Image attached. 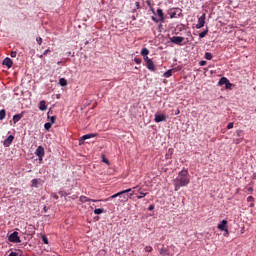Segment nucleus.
I'll return each instance as SVG.
<instances>
[{"label":"nucleus","instance_id":"a18cd8bd","mask_svg":"<svg viewBox=\"0 0 256 256\" xmlns=\"http://www.w3.org/2000/svg\"><path fill=\"white\" fill-rule=\"evenodd\" d=\"M131 197H133L135 195V192H130V194H128Z\"/></svg>","mask_w":256,"mask_h":256},{"label":"nucleus","instance_id":"6e6552de","mask_svg":"<svg viewBox=\"0 0 256 256\" xmlns=\"http://www.w3.org/2000/svg\"><path fill=\"white\" fill-rule=\"evenodd\" d=\"M154 121H155V123H162L163 121H167V115L155 114Z\"/></svg>","mask_w":256,"mask_h":256},{"label":"nucleus","instance_id":"423d86ee","mask_svg":"<svg viewBox=\"0 0 256 256\" xmlns=\"http://www.w3.org/2000/svg\"><path fill=\"white\" fill-rule=\"evenodd\" d=\"M99 134L97 133H91V134H85L83 135L79 140V145H83L87 139H93V137H97Z\"/></svg>","mask_w":256,"mask_h":256},{"label":"nucleus","instance_id":"6ab92c4d","mask_svg":"<svg viewBox=\"0 0 256 256\" xmlns=\"http://www.w3.org/2000/svg\"><path fill=\"white\" fill-rule=\"evenodd\" d=\"M59 85H61V87H67V79L60 78L59 79Z\"/></svg>","mask_w":256,"mask_h":256},{"label":"nucleus","instance_id":"9d476101","mask_svg":"<svg viewBox=\"0 0 256 256\" xmlns=\"http://www.w3.org/2000/svg\"><path fill=\"white\" fill-rule=\"evenodd\" d=\"M218 85H226V89H229V87H231V82H229V79H227L226 77H222L219 82Z\"/></svg>","mask_w":256,"mask_h":256},{"label":"nucleus","instance_id":"4468645a","mask_svg":"<svg viewBox=\"0 0 256 256\" xmlns=\"http://www.w3.org/2000/svg\"><path fill=\"white\" fill-rule=\"evenodd\" d=\"M159 253L162 256H170L171 255V251H169V248H165V247L160 248Z\"/></svg>","mask_w":256,"mask_h":256},{"label":"nucleus","instance_id":"72a5a7b5","mask_svg":"<svg viewBox=\"0 0 256 256\" xmlns=\"http://www.w3.org/2000/svg\"><path fill=\"white\" fill-rule=\"evenodd\" d=\"M253 201H255V198H253V196H248L247 197V202L248 203H253Z\"/></svg>","mask_w":256,"mask_h":256},{"label":"nucleus","instance_id":"864d4df0","mask_svg":"<svg viewBox=\"0 0 256 256\" xmlns=\"http://www.w3.org/2000/svg\"><path fill=\"white\" fill-rule=\"evenodd\" d=\"M169 153H173V151L169 150Z\"/></svg>","mask_w":256,"mask_h":256},{"label":"nucleus","instance_id":"7ed1b4c3","mask_svg":"<svg viewBox=\"0 0 256 256\" xmlns=\"http://www.w3.org/2000/svg\"><path fill=\"white\" fill-rule=\"evenodd\" d=\"M170 43H174V45H187L185 38L181 36L170 37Z\"/></svg>","mask_w":256,"mask_h":256},{"label":"nucleus","instance_id":"aec40b11","mask_svg":"<svg viewBox=\"0 0 256 256\" xmlns=\"http://www.w3.org/2000/svg\"><path fill=\"white\" fill-rule=\"evenodd\" d=\"M101 213H105V209H103V208H96L94 210V214L95 215H101Z\"/></svg>","mask_w":256,"mask_h":256},{"label":"nucleus","instance_id":"9b49d317","mask_svg":"<svg viewBox=\"0 0 256 256\" xmlns=\"http://www.w3.org/2000/svg\"><path fill=\"white\" fill-rule=\"evenodd\" d=\"M15 139L14 135H10L8 136L5 140H4V147H9L11 145V143H13V140Z\"/></svg>","mask_w":256,"mask_h":256},{"label":"nucleus","instance_id":"412c9836","mask_svg":"<svg viewBox=\"0 0 256 256\" xmlns=\"http://www.w3.org/2000/svg\"><path fill=\"white\" fill-rule=\"evenodd\" d=\"M6 115H7V112L5 111V109L0 110V121H3Z\"/></svg>","mask_w":256,"mask_h":256},{"label":"nucleus","instance_id":"a19ab883","mask_svg":"<svg viewBox=\"0 0 256 256\" xmlns=\"http://www.w3.org/2000/svg\"><path fill=\"white\" fill-rule=\"evenodd\" d=\"M10 57H17V52L16 51H12L10 53Z\"/></svg>","mask_w":256,"mask_h":256},{"label":"nucleus","instance_id":"a878e982","mask_svg":"<svg viewBox=\"0 0 256 256\" xmlns=\"http://www.w3.org/2000/svg\"><path fill=\"white\" fill-rule=\"evenodd\" d=\"M32 187H39V180L38 179H32L31 181Z\"/></svg>","mask_w":256,"mask_h":256},{"label":"nucleus","instance_id":"a211bd4d","mask_svg":"<svg viewBox=\"0 0 256 256\" xmlns=\"http://www.w3.org/2000/svg\"><path fill=\"white\" fill-rule=\"evenodd\" d=\"M21 119H23V113L16 114L13 116L14 123H19V121H21Z\"/></svg>","mask_w":256,"mask_h":256},{"label":"nucleus","instance_id":"58836bf2","mask_svg":"<svg viewBox=\"0 0 256 256\" xmlns=\"http://www.w3.org/2000/svg\"><path fill=\"white\" fill-rule=\"evenodd\" d=\"M234 125L235 124L233 122L228 123L227 129H233Z\"/></svg>","mask_w":256,"mask_h":256},{"label":"nucleus","instance_id":"1a4fd4ad","mask_svg":"<svg viewBox=\"0 0 256 256\" xmlns=\"http://www.w3.org/2000/svg\"><path fill=\"white\" fill-rule=\"evenodd\" d=\"M219 231H225V233H229V229H227V220H222L220 224H218Z\"/></svg>","mask_w":256,"mask_h":256},{"label":"nucleus","instance_id":"7c9ffc66","mask_svg":"<svg viewBox=\"0 0 256 256\" xmlns=\"http://www.w3.org/2000/svg\"><path fill=\"white\" fill-rule=\"evenodd\" d=\"M48 53H51L50 49H46L43 54L40 55V59H43V57H45V55H47Z\"/></svg>","mask_w":256,"mask_h":256},{"label":"nucleus","instance_id":"39448f33","mask_svg":"<svg viewBox=\"0 0 256 256\" xmlns=\"http://www.w3.org/2000/svg\"><path fill=\"white\" fill-rule=\"evenodd\" d=\"M35 156L38 157L40 163L43 161V157H45V148L43 146H38L35 151Z\"/></svg>","mask_w":256,"mask_h":256},{"label":"nucleus","instance_id":"393cba45","mask_svg":"<svg viewBox=\"0 0 256 256\" xmlns=\"http://www.w3.org/2000/svg\"><path fill=\"white\" fill-rule=\"evenodd\" d=\"M207 33H209V29H206L205 31H202V32L199 34L200 39H203L204 37H206V36H207Z\"/></svg>","mask_w":256,"mask_h":256},{"label":"nucleus","instance_id":"cd10ccee","mask_svg":"<svg viewBox=\"0 0 256 256\" xmlns=\"http://www.w3.org/2000/svg\"><path fill=\"white\" fill-rule=\"evenodd\" d=\"M175 17H177V11L171 10L170 11V19H175Z\"/></svg>","mask_w":256,"mask_h":256},{"label":"nucleus","instance_id":"de8ad7c7","mask_svg":"<svg viewBox=\"0 0 256 256\" xmlns=\"http://www.w3.org/2000/svg\"><path fill=\"white\" fill-rule=\"evenodd\" d=\"M237 133H238V137H241V131H238Z\"/></svg>","mask_w":256,"mask_h":256},{"label":"nucleus","instance_id":"c03bdc74","mask_svg":"<svg viewBox=\"0 0 256 256\" xmlns=\"http://www.w3.org/2000/svg\"><path fill=\"white\" fill-rule=\"evenodd\" d=\"M148 209H149V211H153V209H155V206L154 205H150Z\"/></svg>","mask_w":256,"mask_h":256},{"label":"nucleus","instance_id":"b1692460","mask_svg":"<svg viewBox=\"0 0 256 256\" xmlns=\"http://www.w3.org/2000/svg\"><path fill=\"white\" fill-rule=\"evenodd\" d=\"M204 57L207 61H211V59H213V54H211V52H206Z\"/></svg>","mask_w":256,"mask_h":256},{"label":"nucleus","instance_id":"f8f14e48","mask_svg":"<svg viewBox=\"0 0 256 256\" xmlns=\"http://www.w3.org/2000/svg\"><path fill=\"white\" fill-rule=\"evenodd\" d=\"M3 65H5L6 67H8V69H11L13 67V60H11V58L6 57L3 60Z\"/></svg>","mask_w":256,"mask_h":256},{"label":"nucleus","instance_id":"4be33fe9","mask_svg":"<svg viewBox=\"0 0 256 256\" xmlns=\"http://www.w3.org/2000/svg\"><path fill=\"white\" fill-rule=\"evenodd\" d=\"M140 54L142 55V57H145V56L149 55V49L143 48L141 50Z\"/></svg>","mask_w":256,"mask_h":256},{"label":"nucleus","instance_id":"37998d69","mask_svg":"<svg viewBox=\"0 0 256 256\" xmlns=\"http://www.w3.org/2000/svg\"><path fill=\"white\" fill-rule=\"evenodd\" d=\"M179 113H181V110L176 109L175 112H174V115H179Z\"/></svg>","mask_w":256,"mask_h":256},{"label":"nucleus","instance_id":"f704fd0d","mask_svg":"<svg viewBox=\"0 0 256 256\" xmlns=\"http://www.w3.org/2000/svg\"><path fill=\"white\" fill-rule=\"evenodd\" d=\"M36 41H37L38 45H42V43H43V38L37 37V38H36Z\"/></svg>","mask_w":256,"mask_h":256},{"label":"nucleus","instance_id":"f3484780","mask_svg":"<svg viewBox=\"0 0 256 256\" xmlns=\"http://www.w3.org/2000/svg\"><path fill=\"white\" fill-rule=\"evenodd\" d=\"M39 109L40 111H47V102L45 100L40 101Z\"/></svg>","mask_w":256,"mask_h":256},{"label":"nucleus","instance_id":"2eb2a0df","mask_svg":"<svg viewBox=\"0 0 256 256\" xmlns=\"http://www.w3.org/2000/svg\"><path fill=\"white\" fill-rule=\"evenodd\" d=\"M146 66L149 71H153V72L156 71L155 63H153V60H148V63H146Z\"/></svg>","mask_w":256,"mask_h":256},{"label":"nucleus","instance_id":"f03ea898","mask_svg":"<svg viewBox=\"0 0 256 256\" xmlns=\"http://www.w3.org/2000/svg\"><path fill=\"white\" fill-rule=\"evenodd\" d=\"M132 189L129 188L127 190H123L121 192H118L110 197H108L107 199H105V201H111V199H117V197H119V201L120 203H125V201H129V199H131V196H129L128 193H131Z\"/></svg>","mask_w":256,"mask_h":256},{"label":"nucleus","instance_id":"0eeeda50","mask_svg":"<svg viewBox=\"0 0 256 256\" xmlns=\"http://www.w3.org/2000/svg\"><path fill=\"white\" fill-rule=\"evenodd\" d=\"M205 17H206V14L203 13L201 15V17L198 18V23L196 24V29H201V28L205 27Z\"/></svg>","mask_w":256,"mask_h":256},{"label":"nucleus","instance_id":"ddd939ff","mask_svg":"<svg viewBox=\"0 0 256 256\" xmlns=\"http://www.w3.org/2000/svg\"><path fill=\"white\" fill-rule=\"evenodd\" d=\"M79 199H80L81 203H87L89 201H91L92 203H97V201H101V200L90 199L87 196H80Z\"/></svg>","mask_w":256,"mask_h":256},{"label":"nucleus","instance_id":"c85d7f7f","mask_svg":"<svg viewBox=\"0 0 256 256\" xmlns=\"http://www.w3.org/2000/svg\"><path fill=\"white\" fill-rule=\"evenodd\" d=\"M171 75H173V70H168V71H166V72L164 73V77H166V78L171 77Z\"/></svg>","mask_w":256,"mask_h":256},{"label":"nucleus","instance_id":"ea45409f","mask_svg":"<svg viewBox=\"0 0 256 256\" xmlns=\"http://www.w3.org/2000/svg\"><path fill=\"white\" fill-rule=\"evenodd\" d=\"M143 59L146 63H149V61H151V59L149 58V56H143Z\"/></svg>","mask_w":256,"mask_h":256},{"label":"nucleus","instance_id":"4c0bfd02","mask_svg":"<svg viewBox=\"0 0 256 256\" xmlns=\"http://www.w3.org/2000/svg\"><path fill=\"white\" fill-rule=\"evenodd\" d=\"M199 65H200L201 67H205V65H207V61L202 60V61L199 62Z\"/></svg>","mask_w":256,"mask_h":256},{"label":"nucleus","instance_id":"5fc2aeb1","mask_svg":"<svg viewBox=\"0 0 256 256\" xmlns=\"http://www.w3.org/2000/svg\"><path fill=\"white\" fill-rule=\"evenodd\" d=\"M226 234L225 235H229V233L225 232Z\"/></svg>","mask_w":256,"mask_h":256},{"label":"nucleus","instance_id":"09e8293b","mask_svg":"<svg viewBox=\"0 0 256 256\" xmlns=\"http://www.w3.org/2000/svg\"><path fill=\"white\" fill-rule=\"evenodd\" d=\"M250 207H255V203H251V204H250Z\"/></svg>","mask_w":256,"mask_h":256},{"label":"nucleus","instance_id":"3c124183","mask_svg":"<svg viewBox=\"0 0 256 256\" xmlns=\"http://www.w3.org/2000/svg\"><path fill=\"white\" fill-rule=\"evenodd\" d=\"M44 211H45V213H47V206L44 207Z\"/></svg>","mask_w":256,"mask_h":256},{"label":"nucleus","instance_id":"20e7f679","mask_svg":"<svg viewBox=\"0 0 256 256\" xmlns=\"http://www.w3.org/2000/svg\"><path fill=\"white\" fill-rule=\"evenodd\" d=\"M10 243H21V238L19 237V232L15 231L8 237Z\"/></svg>","mask_w":256,"mask_h":256},{"label":"nucleus","instance_id":"5701e85b","mask_svg":"<svg viewBox=\"0 0 256 256\" xmlns=\"http://www.w3.org/2000/svg\"><path fill=\"white\" fill-rule=\"evenodd\" d=\"M139 196H137V199H143V197H147V193L141 192V189L138 190Z\"/></svg>","mask_w":256,"mask_h":256},{"label":"nucleus","instance_id":"49530a36","mask_svg":"<svg viewBox=\"0 0 256 256\" xmlns=\"http://www.w3.org/2000/svg\"><path fill=\"white\" fill-rule=\"evenodd\" d=\"M54 199H59V196H57L56 194L53 195Z\"/></svg>","mask_w":256,"mask_h":256},{"label":"nucleus","instance_id":"79ce46f5","mask_svg":"<svg viewBox=\"0 0 256 256\" xmlns=\"http://www.w3.org/2000/svg\"><path fill=\"white\" fill-rule=\"evenodd\" d=\"M152 21H154L155 23H159V20H157L155 16H152Z\"/></svg>","mask_w":256,"mask_h":256},{"label":"nucleus","instance_id":"c9c22d12","mask_svg":"<svg viewBox=\"0 0 256 256\" xmlns=\"http://www.w3.org/2000/svg\"><path fill=\"white\" fill-rule=\"evenodd\" d=\"M102 161L103 163H106L107 165H109V159H107L105 155L102 156Z\"/></svg>","mask_w":256,"mask_h":256},{"label":"nucleus","instance_id":"473e14b6","mask_svg":"<svg viewBox=\"0 0 256 256\" xmlns=\"http://www.w3.org/2000/svg\"><path fill=\"white\" fill-rule=\"evenodd\" d=\"M144 249L147 253H151V251H153V247L151 246H146Z\"/></svg>","mask_w":256,"mask_h":256},{"label":"nucleus","instance_id":"8fccbe9b","mask_svg":"<svg viewBox=\"0 0 256 256\" xmlns=\"http://www.w3.org/2000/svg\"><path fill=\"white\" fill-rule=\"evenodd\" d=\"M147 5H149V7H151V2L147 1Z\"/></svg>","mask_w":256,"mask_h":256},{"label":"nucleus","instance_id":"e433bc0d","mask_svg":"<svg viewBox=\"0 0 256 256\" xmlns=\"http://www.w3.org/2000/svg\"><path fill=\"white\" fill-rule=\"evenodd\" d=\"M134 62H135L137 65H141V58H134Z\"/></svg>","mask_w":256,"mask_h":256},{"label":"nucleus","instance_id":"c756f323","mask_svg":"<svg viewBox=\"0 0 256 256\" xmlns=\"http://www.w3.org/2000/svg\"><path fill=\"white\" fill-rule=\"evenodd\" d=\"M42 241L45 245H49V239L47 238V236L43 235L42 236Z\"/></svg>","mask_w":256,"mask_h":256},{"label":"nucleus","instance_id":"2f4dec72","mask_svg":"<svg viewBox=\"0 0 256 256\" xmlns=\"http://www.w3.org/2000/svg\"><path fill=\"white\" fill-rule=\"evenodd\" d=\"M48 119H50V121H51L50 123H52V125H53V124H55L57 117L56 116H52V117L48 116Z\"/></svg>","mask_w":256,"mask_h":256},{"label":"nucleus","instance_id":"f257e3e1","mask_svg":"<svg viewBox=\"0 0 256 256\" xmlns=\"http://www.w3.org/2000/svg\"><path fill=\"white\" fill-rule=\"evenodd\" d=\"M191 182L189 179V171L182 170L179 172L178 176L174 180L175 191H179L181 187H187V185Z\"/></svg>","mask_w":256,"mask_h":256},{"label":"nucleus","instance_id":"dca6fc26","mask_svg":"<svg viewBox=\"0 0 256 256\" xmlns=\"http://www.w3.org/2000/svg\"><path fill=\"white\" fill-rule=\"evenodd\" d=\"M157 15L162 23L165 22V14L163 13V9H157Z\"/></svg>","mask_w":256,"mask_h":256},{"label":"nucleus","instance_id":"603ef678","mask_svg":"<svg viewBox=\"0 0 256 256\" xmlns=\"http://www.w3.org/2000/svg\"><path fill=\"white\" fill-rule=\"evenodd\" d=\"M241 141V139H238L236 143H239Z\"/></svg>","mask_w":256,"mask_h":256},{"label":"nucleus","instance_id":"bb28decb","mask_svg":"<svg viewBox=\"0 0 256 256\" xmlns=\"http://www.w3.org/2000/svg\"><path fill=\"white\" fill-rule=\"evenodd\" d=\"M52 126L53 124L51 122H47L44 124V129H46V131H49V129H51Z\"/></svg>","mask_w":256,"mask_h":256}]
</instances>
